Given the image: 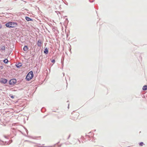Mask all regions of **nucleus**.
<instances>
[{
	"instance_id": "nucleus-1",
	"label": "nucleus",
	"mask_w": 147,
	"mask_h": 147,
	"mask_svg": "<svg viewBox=\"0 0 147 147\" xmlns=\"http://www.w3.org/2000/svg\"><path fill=\"white\" fill-rule=\"evenodd\" d=\"M5 26L9 28H14L18 26V24L16 22H9L5 24Z\"/></svg>"
},
{
	"instance_id": "nucleus-2",
	"label": "nucleus",
	"mask_w": 147,
	"mask_h": 147,
	"mask_svg": "<svg viewBox=\"0 0 147 147\" xmlns=\"http://www.w3.org/2000/svg\"><path fill=\"white\" fill-rule=\"evenodd\" d=\"M33 75L32 71H30L27 75L26 79L28 81L30 80L33 77Z\"/></svg>"
},
{
	"instance_id": "nucleus-3",
	"label": "nucleus",
	"mask_w": 147,
	"mask_h": 147,
	"mask_svg": "<svg viewBox=\"0 0 147 147\" xmlns=\"http://www.w3.org/2000/svg\"><path fill=\"white\" fill-rule=\"evenodd\" d=\"M16 82V80L15 79H12L9 82V84L10 85H13Z\"/></svg>"
},
{
	"instance_id": "nucleus-4",
	"label": "nucleus",
	"mask_w": 147,
	"mask_h": 147,
	"mask_svg": "<svg viewBox=\"0 0 147 147\" xmlns=\"http://www.w3.org/2000/svg\"><path fill=\"white\" fill-rule=\"evenodd\" d=\"M42 44V42L41 40H39L37 42V44L39 47H41Z\"/></svg>"
},
{
	"instance_id": "nucleus-5",
	"label": "nucleus",
	"mask_w": 147,
	"mask_h": 147,
	"mask_svg": "<svg viewBox=\"0 0 147 147\" xmlns=\"http://www.w3.org/2000/svg\"><path fill=\"white\" fill-rule=\"evenodd\" d=\"M7 81V80L5 79L2 78L0 80V82L3 84H5Z\"/></svg>"
},
{
	"instance_id": "nucleus-6",
	"label": "nucleus",
	"mask_w": 147,
	"mask_h": 147,
	"mask_svg": "<svg viewBox=\"0 0 147 147\" xmlns=\"http://www.w3.org/2000/svg\"><path fill=\"white\" fill-rule=\"evenodd\" d=\"M44 53L46 54H47L48 53V51L47 48L46 47L45 48Z\"/></svg>"
},
{
	"instance_id": "nucleus-7",
	"label": "nucleus",
	"mask_w": 147,
	"mask_h": 147,
	"mask_svg": "<svg viewBox=\"0 0 147 147\" xmlns=\"http://www.w3.org/2000/svg\"><path fill=\"white\" fill-rule=\"evenodd\" d=\"M23 49L24 51H26L28 50V48L27 46H25L24 47Z\"/></svg>"
},
{
	"instance_id": "nucleus-8",
	"label": "nucleus",
	"mask_w": 147,
	"mask_h": 147,
	"mask_svg": "<svg viewBox=\"0 0 147 147\" xmlns=\"http://www.w3.org/2000/svg\"><path fill=\"white\" fill-rule=\"evenodd\" d=\"M26 20L27 21H32V19H31L30 18H29L28 17H26L25 18Z\"/></svg>"
},
{
	"instance_id": "nucleus-9",
	"label": "nucleus",
	"mask_w": 147,
	"mask_h": 147,
	"mask_svg": "<svg viewBox=\"0 0 147 147\" xmlns=\"http://www.w3.org/2000/svg\"><path fill=\"white\" fill-rule=\"evenodd\" d=\"M142 89L143 90H147V86L145 85L143 87Z\"/></svg>"
},
{
	"instance_id": "nucleus-10",
	"label": "nucleus",
	"mask_w": 147,
	"mask_h": 147,
	"mask_svg": "<svg viewBox=\"0 0 147 147\" xmlns=\"http://www.w3.org/2000/svg\"><path fill=\"white\" fill-rule=\"evenodd\" d=\"M22 65V64L21 63H19L17 65H16L17 67H19L21 66Z\"/></svg>"
},
{
	"instance_id": "nucleus-11",
	"label": "nucleus",
	"mask_w": 147,
	"mask_h": 147,
	"mask_svg": "<svg viewBox=\"0 0 147 147\" xmlns=\"http://www.w3.org/2000/svg\"><path fill=\"white\" fill-rule=\"evenodd\" d=\"M1 49L2 50L4 51L5 49V47L4 46H2L1 47Z\"/></svg>"
},
{
	"instance_id": "nucleus-12",
	"label": "nucleus",
	"mask_w": 147,
	"mask_h": 147,
	"mask_svg": "<svg viewBox=\"0 0 147 147\" xmlns=\"http://www.w3.org/2000/svg\"><path fill=\"white\" fill-rule=\"evenodd\" d=\"M5 63H7L8 62V60L7 59H5L3 61Z\"/></svg>"
},
{
	"instance_id": "nucleus-13",
	"label": "nucleus",
	"mask_w": 147,
	"mask_h": 147,
	"mask_svg": "<svg viewBox=\"0 0 147 147\" xmlns=\"http://www.w3.org/2000/svg\"><path fill=\"white\" fill-rule=\"evenodd\" d=\"M143 145L144 143L142 142H141L139 144L140 146H142Z\"/></svg>"
},
{
	"instance_id": "nucleus-14",
	"label": "nucleus",
	"mask_w": 147,
	"mask_h": 147,
	"mask_svg": "<svg viewBox=\"0 0 147 147\" xmlns=\"http://www.w3.org/2000/svg\"><path fill=\"white\" fill-rule=\"evenodd\" d=\"M55 62V60L54 59L52 60L51 61V62L52 63H54Z\"/></svg>"
},
{
	"instance_id": "nucleus-15",
	"label": "nucleus",
	"mask_w": 147,
	"mask_h": 147,
	"mask_svg": "<svg viewBox=\"0 0 147 147\" xmlns=\"http://www.w3.org/2000/svg\"><path fill=\"white\" fill-rule=\"evenodd\" d=\"M2 26L1 24H0V29H1L2 28Z\"/></svg>"
},
{
	"instance_id": "nucleus-16",
	"label": "nucleus",
	"mask_w": 147,
	"mask_h": 147,
	"mask_svg": "<svg viewBox=\"0 0 147 147\" xmlns=\"http://www.w3.org/2000/svg\"><path fill=\"white\" fill-rule=\"evenodd\" d=\"M61 146V145H60L59 146H58V147H60Z\"/></svg>"
}]
</instances>
